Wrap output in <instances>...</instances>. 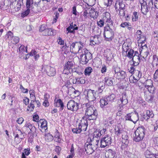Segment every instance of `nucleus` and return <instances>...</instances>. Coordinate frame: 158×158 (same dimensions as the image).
<instances>
[{
	"mask_svg": "<svg viewBox=\"0 0 158 158\" xmlns=\"http://www.w3.org/2000/svg\"><path fill=\"white\" fill-rule=\"evenodd\" d=\"M128 70L129 72L131 73H135V74L136 75H139V71L135 70L134 68L132 66H131L128 69Z\"/></svg>",
	"mask_w": 158,
	"mask_h": 158,
	"instance_id": "obj_40",
	"label": "nucleus"
},
{
	"mask_svg": "<svg viewBox=\"0 0 158 158\" xmlns=\"http://www.w3.org/2000/svg\"><path fill=\"white\" fill-rule=\"evenodd\" d=\"M27 10L21 14V16L24 17L28 15L30 12L29 8H27Z\"/></svg>",
	"mask_w": 158,
	"mask_h": 158,
	"instance_id": "obj_56",
	"label": "nucleus"
},
{
	"mask_svg": "<svg viewBox=\"0 0 158 158\" xmlns=\"http://www.w3.org/2000/svg\"><path fill=\"white\" fill-rule=\"evenodd\" d=\"M122 149L128 146L129 143L128 137L126 134H123L122 135Z\"/></svg>",
	"mask_w": 158,
	"mask_h": 158,
	"instance_id": "obj_14",
	"label": "nucleus"
},
{
	"mask_svg": "<svg viewBox=\"0 0 158 158\" xmlns=\"http://www.w3.org/2000/svg\"><path fill=\"white\" fill-rule=\"evenodd\" d=\"M90 8H89V9L87 8L86 9H85L84 11L83 12V16H84V17L86 18L87 17V15L89 13V11H90Z\"/></svg>",
	"mask_w": 158,
	"mask_h": 158,
	"instance_id": "obj_58",
	"label": "nucleus"
},
{
	"mask_svg": "<svg viewBox=\"0 0 158 158\" xmlns=\"http://www.w3.org/2000/svg\"><path fill=\"white\" fill-rule=\"evenodd\" d=\"M47 29L46 26L44 25H43L41 26L40 28V31L41 32H43V33H45V30Z\"/></svg>",
	"mask_w": 158,
	"mask_h": 158,
	"instance_id": "obj_61",
	"label": "nucleus"
},
{
	"mask_svg": "<svg viewBox=\"0 0 158 158\" xmlns=\"http://www.w3.org/2000/svg\"><path fill=\"white\" fill-rule=\"evenodd\" d=\"M18 50L19 53H21V55L23 54V53L25 52V50L26 51V52H27V48L26 47V48H25V47L23 45H21Z\"/></svg>",
	"mask_w": 158,
	"mask_h": 158,
	"instance_id": "obj_43",
	"label": "nucleus"
},
{
	"mask_svg": "<svg viewBox=\"0 0 158 158\" xmlns=\"http://www.w3.org/2000/svg\"><path fill=\"white\" fill-rule=\"evenodd\" d=\"M125 7V5L123 1H116L114 7L117 12L118 13V10L124 9Z\"/></svg>",
	"mask_w": 158,
	"mask_h": 158,
	"instance_id": "obj_20",
	"label": "nucleus"
},
{
	"mask_svg": "<svg viewBox=\"0 0 158 158\" xmlns=\"http://www.w3.org/2000/svg\"><path fill=\"white\" fill-rule=\"evenodd\" d=\"M38 125L40 126V128L41 129V131L42 132L43 131H45L47 129V122L46 121L43 119H40L38 122Z\"/></svg>",
	"mask_w": 158,
	"mask_h": 158,
	"instance_id": "obj_18",
	"label": "nucleus"
},
{
	"mask_svg": "<svg viewBox=\"0 0 158 158\" xmlns=\"http://www.w3.org/2000/svg\"><path fill=\"white\" fill-rule=\"evenodd\" d=\"M56 34V31L52 29H47L45 31V33H43L44 35H53Z\"/></svg>",
	"mask_w": 158,
	"mask_h": 158,
	"instance_id": "obj_27",
	"label": "nucleus"
},
{
	"mask_svg": "<svg viewBox=\"0 0 158 158\" xmlns=\"http://www.w3.org/2000/svg\"><path fill=\"white\" fill-rule=\"evenodd\" d=\"M73 66V62L69 61L65 64L64 67L69 70L72 69Z\"/></svg>",
	"mask_w": 158,
	"mask_h": 158,
	"instance_id": "obj_41",
	"label": "nucleus"
},
{
	"mask_svg": "<svg viewBox=\"0 0 158 158\" xmlns=\"http://www.w3.org/2000/svg\"><path fill=\"white\" fill-rule=\"evenodd\" d=\"M84 44L81 42H76L72 43L70 46V50L72 52H77V53H80L84 46Z\"/></svg>",
	"mask_w": 158,
	"mask_h": 158,
	"instance_id": "obj_4",
	"label": "nucleus"
},
{
	"mask_svg": "<svg viewBox=\"0 0 158 158\" xmlns=\"http://www.w3.org/2000/svg\"><path fill=\"white\" fill-rule=\"evenodd\" d=\"M78 54L80 55V62L83 64H87L92 58V54L86 49H82L80 53Z\"/></svg>",
	"mask_w": 158,
	"mask_h": 158,
	"instance_id": "obj_3",
	"label": "nucleus"
},
{
	"mask_svg": "<svg viewBox=\"0 0 158 158\" xmlns=\"http://www.w3.org/2000/svg\"><path fill=\"white\" fill-rule=\"evenodd\" d=\"M120 101L122 104L123 105H125L128 103V100L125 94L123 93L121 95L120 97Z\"/></svg>",
	"mask_w": 158,
	"mask_h": 158,
	"instance_id": "obj_25",
	"label": "nucleus"
},
{
	"mask_svg": "<svg viewBox=\"0 0 158 158\" xmlns=\"http://www.w3.org/2000/svg\"><path fill=\"white\" fill-rule=\"evenodd\" d=\"M79 103L75 102L73 100H70L67 104V108L72 111H76L79 108Z\"/></svg>",
	"mask_w": 158,
	"mask_h": 158,
	"instance_id": "obj_8",
	"label": "nucleus"
},
{
	"mask_svg": "<svg viewBox=\"0 0 158 158\" xmlns=\"http://www.w3.org/2000/svg\"><path fill=\"white\" fill-rule=\"evenodd\" d=\"M153 85L152 81L151 80H147L145 83V86L146 88Z\"/></svg>",
	"mask_w": 158,
	"mask_h": 158,
	"instance_id": "obj_50",
	"label": "nucleus"
},
{
	"mask_svg": "<svg viewBox=\"0 0 158 158\" xmlns=\"http://www.w3.org/2000/svg\"><path fill=\"white\" fill-rule=\"evenodd\" d=\"M92 71L93 69L91 67H88L85 70V74L86 76H89Z\"/></svg>",
	"mask_w": 158,
	"mask_h": 158,
	"instance_id": "obj_39",
	"label": "nucleus"
},
{
	"mask_svg": "<svg viewBox=\"0 0 158 158\" xmlns=\"http://www.w3.org/2000/svg\"><path fill=\"white\" fill-rule=\"evenodd\" d=\"M147 89L150 93L154 94L155 92V88L153 85L147 87Z\"/></svg>",
	"mask_w": 158,
	"mask_h": 158,
	"instance_id": "obj_54",
	"label": "nucleus"
},
{
	"mask_svg": "<svg viewBox=\"0 0 158 158\" xmlns=\"http://www.w3.org/2000/svg\"><path fill=\"white\" fill-rule=\"evenodd\" d=\"M13 34L11 31H9L6 34L7 40H10L13 44H17L19 41V38L17 36H13Z\"/></svg>",
	"mask_w": 158,
	"mask_h": 158,
	"instance_id": "obj_10",
	"label": "nucleus"
},
{
	"mask_svg": "<svg viewBox=\"0 0 158 158\" xmlns=\"http://www.w3.org/2000/svg\"><path fill=\"white\" fill-rule=\"evenodd\" d=\"M134 50L132 49H130L127 54V56L129 58H132L133 57Z\"/></svg>",
	"mask_w": 158,
	"mask_h": 158,
	"instance_id": "obj_55",
	"label": "nucleus"
},
{
	"mask_svg": "<svg viewBox=\"0 0 158 158\" xmlns=\"http://www.w3.org/2000/svg\"><path fill=\"white\" fill-rule=\"evenodd\" d=\"M144 137L135 133V136L134 137V140L136 142H139L141 141Z\"/></svg>",
	"mask_w": 158,
	"mask_h": 158,
	"instance_id": "obj_36",
	"label": "nucleus"
},
{
	"mask_svg": "<svg viewBox=\"0 0 158 158\" xmlns=\"http://www.w3.org/2000/svg\"><path fill=\"white\" fill-rule=\"evenodd\" d=\"M145 3H146V5L148 6L149 9H150V8L152 9V8H153V4L152 0H147Z\"/></svg>",
	"mask_w": 158,
	"mask_h": 158,
	"instance_id": "obj_45",
	"label": "nucleus"
},
{
	"mask_svg": "<svg viewBox=\"0 0 158 158\" xmlns=\"http://www.w3.org/2000/svg\"><path fill=\"white\" fill-rule=\"evenodd\" d=\"M139 55V54L137 51L135 52L134 55L132 59L133 64L134 66H137L139 64L140 61V58Z\"/></svg>",
	"mask_w": 158,
	"mask_h": 158,
	"instance_id": "obj_17",
	"label": "nucleus"
},
{
	"mask_svg": "<svg viewBox=\"0 0 158 158\" xmlns=\"http://www.w3.org/2000/svg\"><path fill=\"white\" fill-rule=\"evenodd\" d=\"M136 79H134L133 80L134 78H135L134 76L130 77L129 78V81L130 83H135L137 82V81L139 79V77L138 75H136Z\"/></svg>",
	"mask_w": 158,
	"mask_h": 158,
	"instance_id": "obj_44",
	"label": "nucleus"
},
{
	"mask_svg": "<svg viewBox=\"0 0 158 158\" xmlns=\"http://www.w3.org/2000/svg\"><path fill=\"white\" fill-rule=\"evenodd\" d=\"M64 70L62 72L63 74H66L68 75L69 73H70L73 72V69H69L67 68L64 67Z\"/></svg>",
	"mask_w": 158,
	"mask_h": 158,
	"instance_id": "obj_51",
	"label": "nucleus"
},
{
	"mask_svg": "<svg viewBox=\"0 0 158 158\" xmlns=\"http://www.w3.org/2000/svg\"><path fill=\"white\" fill-rule=\"evenodd\" d=\"M127 77V74L126 72L123 71H119L115 75V77L116 78L119 79H125Z\"/></svg>",
	"mask_w": 158,
	"mask_h": 158,
	"instance_id": "obj_22",
	"label": "nucleus"
},
{
	"mask_svg": "<svg viewBox=\"0 0 158 158\" xmlns=\"http://www.w3.org/2000/svg\"><path fill=\"white\" fill-rule=\"evenodd\" d=\"M130 47L129 44L127 43L124 42L123 45V51L125 52H127L128 50Z\"/></svg>",
	"mask_w": 158,
	"mask_h": 158,
	"instance_id": "obj_42",
	"label": "nucleus"
},
{
	"mask_svg": "<svg viewBox=\"0 0 158 158\" xmlns=\"http://www.w3.org/2000/svg\"><path fill=\"white\" fill-rule=\"evenodd\" d=\"M140 53L141 56L144 59L147 58L149 54V51L146 45H144V46H143L140 49Z\"/></svg>",
	"mask_w": 158,
	"mask_h": 158,
	"instance_id": "obj_13",
	"label": "nucleus"
},
{
	"mask_svg": "<svg viewBox=\"0 0 158 158\" xmlns=\"http://www.w3.org/2000/svg\"><path fill=\"white\" fill-rule=\"evenodd\" d=\"M115 152L112 149H109L106 152L105 156L106 158H114L115 156Z\"/></svg>",
	"mask_w": 158,
	"mask_h": 158,
	"instance_id": "obj_24",
	"label": "nucleus"
},
{
	"mask_svg": "<svg viewBox=\"0 0 158 158\" xmlns=\"http://www.w3.org/2000/svg\"><path fill=\"white\" fill-rule=\"evenodd\" d=\"M125 8L118 10V14L120 16L123 17L125 15Z\"/></svg>",
	"mask_w": 158,
	"mask_h": 158,
	"instance_id": "obj_52",
	"label": "nucleus"
},
{
	"mask_svg": "<svg viewBox=\"0 0 158 158\" xmlns=\"http://www.w3.org/2000/svg\"><path fill=\"white\" fill-rule=\"evenodd\" d=\"M152 65L153 67H156L158 64V58L156 55H153L152 58Z\"/></svg>",
	"mask_w": 158,
	"mask_h": 158,
	"instance_id": "obj_32",
	"label": "nucleus"
},
{
	"mask_svg": "<svg viewBox=\"0 0 158 158\" xmlns=\"http://www.w3.org/2000/svg\"><path fill=\"white\" fill-rule=\"evenodd\" d=\"M121 130L119 129V128L117 127L115 129V133L117 135H119L121 134Z\"/></svg>",
	"mask_w": 158,
	"mask_h": 158,
	"instance_id": "obj_62",
	"label": "nucleus"
},
{
	"mask_svg": "<svg viewBox=\"0 0 158 158\" xmlns=\"http://www.w3.org/2000/svg\"><path fill=\"white\" fill-rule=\"evenodd\" d=\"M85 149L86 153L88 154H92L95 150L87 140L85 145Z\"/></svg>",
	"mask_w": 158,
	"mask_h": 158,
	"instance_id": "obj_15",
	"label": "nucleus"
},
{
	"mask_svg": "<svg viewBox=\"0 0 158 158\" xmlns=\"http://www.w3.org/2000/svg\"><path fill=\"white\" fill-rule=\"evenodd\" d=\"M106 131V130L104 129H103L101 131L96 130L94 133L93 136L94 138H98V137H100L103 134L105 133Z\"/></svg>",
	"mask_w": 158,
	"mask_h": 158,
	"instance_id": "obj_23",
	"label": "nucleus"
},
{
	"mask_svg": "<svg viewBox=\"0 0 158 158\" xmlns=\"http://www.w3.org/2000/svg\"><path fill=\"white\" fill-rule=\"evenodd\" d=\"M14 135L16 137H19V138L22 139L23 135V133L20 130L17 129L15 130L13 133Z\"/></svg>",
	"mask_w": 158,
	"mask_h": 158,
	"instance_id": "obj_28",
	"label": "nucleus"
},
{
	"mask_svg": "<svg viewBox=\"0 0 158 158\" xmlns=\"http://www.w3.org/2000/svg\"><path fill=\"white\" fill-rule=\"evenodd\" d=\"M104 4L107 6H111L113 2V0H103Z\"/></svg>",
	"mask_w": 158,
	"mask_h": 158,
	"instance_id": "obj_46",
	"label": "nucleus"
},
{
	"mask_svg": "<svg viewBox=\"0 0 158 158\" xmlns=\"http://www.w3.org/2000/svg\"><path fill=\"white\" fill-rule=\"evenodd\" d=\"M23 0H18V1L16 2L15 6V7L14 9L15 12L19 10L22 4L23 3Z\"/></svg>",
	"mask_w": 158,
	"mask_h": 158,
	"instance_id": "obj_30",
	"label": "nucleus"
},
{
	"mask_svg": "<svg viewBox=\"0 0 158 158\" xmlns=\"http://www.w3.org/2000/svg\"><path fill=\"white\" fill-rule=\"evenodd\" d=\"M138 114L137 112L127 114L125 117L126 120H129L135 123L139 120Z\"/></svg>",
	"mask_w": 158,
	"mask_h": 158,
	"instance_id": "obj_9",
	"label": "nucleus"
},
{
	"mask_svg": "<svg viewBox=\"0 0 158 158\" xmlns=\"http://www.w3.org/2000/svg\"><path fill=\"white\" fill-rule=\"evenodd\" d=\"M99 37L100 36L99 35H95L91 36L90 39V45H94L96 44H99L100 43Z\"/></svg>",
	"mask_w": 158,
	"mask_h": 158,
	"instance_id": "obj_19",
	"label": "nucleus"
},
{
	"mask_svg": "<svg viewBox=\"0 0 158 158\" xmlns=\"http://www.w3.org/2000/svg\"><path fill=\"white\" fill-rule=\"evenodd\" d=\"M45 139L46 141H51L53 139V137L50 134L48 133L45 135Z\"/></svg>",
	"mask_w": 158,
	"mask_h": 158,
	"instance_id": "obj_38",
	"label": "nucleus"
},
{
	"mask_svg": "<svg viewBox=\"0 0 158 158\" xmlns=\"http://www.w3.org/2000/svg\"><path fill=\"white\" fill-rule=\"evenodd\" d=\"M99 85L98 90L96 91H98V92L101 94L105 88V85L104 83L101 82L99 83Z\"/></svg>",
	"mask_w": 158,
	"mask_h": 158,
	"instance_id": "obj_34",
	"label": "nucleus"
},
{
	"mask_svg": "<svg viewBox=\"0 0 158 158\" xmlns=\"http://www.w3.org/2000/svg\"><path fill=\"white\" fill-rule=\"evenodd\" d=\"M87 140L94 148V149L96 150L98 147L99 140L98 138H94L92 134H90L88 135Z\"/></svg>",
	"mask_w": 158,
	"mask_h": 158,
	"instance_id": "obj_5",
	"label": "nucleus"
},
{
	"mask_svg": "<svg viewBox=\"0 0 158 158\" xmlns=\"http://www.w3.org/2000/svg\"><path fill=\"white\" fill-rule=\"evenodd\" d=\"M115 97V95L114 94H112L108 96L106 99L109 101H113L114 100Z\"/></svg>",
	"mask_w": 158,
	"mask_h": 158,
	"instance_id": "obj_53",
	"label": "nucleus"
},
{
	"mask_svg": "<svg viewBox=\"0 0 158 158\" xmlns=\"http://www.w3.org/2000/svg\"><path fill=\"white\" fill-rule=\"evenodd\" d=\"M152 35L157 40H158V31H154L153 32Z\"/></svg>",
	"mask_w": 158,
	"mask_h": 158,
	"instance_id": "obj_63",
	"label": "nucleus"
},
{
	"mask_svg": "<svg viewBox=\"0 0 158 158\" xmlns=\"http://www.w3.org/2000/svg\"><path fill=\"white\" fill-rule=\"evenodd\" d=\"M72 131L73 133H79L81 131V130L78 127V128H73L72 129Z\"/></svg>",
	"mask_w": 158,
	"mask_h": 158,
	"instance_id": "obj_59",
	"label": "nucleus"
},
{
	"mask_svg": "<svg viewBox=\"0 0 158 158\" xmlns=\"http://www.w3.org/2000/svg\"><path fill=\"white\" fill-rule=\"evenodd\" d=\"M104 20L106 21L107 27L104 28V36L107 41H110L113 38L114 34L112 29L113 22L110 18L107 19L105 17L104 18Z\"/></svg>",
	"mask_w": 158,
	"mask_h": 158,
	"instance_id": "obj_1",
	"label": "nucleus"
},
{
	"mask_svg": "<svg viewBox=\"0 0 158 158\" xmlns=\"http://www.w3.org/2000/svg\"><path fill=\"white\" fill-rule=\"evenodd\" d=\"M67 31H68L67 34L69 32L73 33L74 32V27L73 25H70L67 28Z\"/></svg>",
	"mask_w": 158,
	"mask_h": 158,
	"instance_id": "obj_47",
	"label": "nucleus"
},
{
	"mask_svg": "<svg viewBox=\"0 0 158 158\" xmlns=\"http://www.w3.org/2000/svg\"><path fill=\"white\" fill-rule=\"evenodd\" d=\"M108 101L106 98H103L100 99V106L102 108H103L105 106L108 104Z\"/></svg>",
	"mask_w": 158,
	"mask_h": 158,
	"instance_id": "obj_35",
	"label": "nucleus"
},
{
	"mask_svg": "<svg viewBox=\"0 0 158 158\" xmlns=\"http://www.w3.org/2000/svg\"><path fill=\"white\" fill-rule=\"evenodd\" d=\"M140 3L141 6V10L142 13L145 15H146L148 11V8L147 6L146 3L144 0H140Z\"/></svg>",
	"mask_w": 158,
	"mask_h": 158,
	"instance_id": "obj_16",
	"label": "nucleus"
},
{
	"mask_svg": "<svg viewBox=\"0 0 158 158\" xmlns=\"http://www.w3.org/2000/svg\"><path fill=\"white\" fill-rule=\"evenodd\" d=\"M146 114L149 119L150 118H152L153 117L154 114L152 110H147L146 111Z\"/></svg>",
	"mask_w": 158,
	"mask_h": 158,
	"instance_id": "obj_49",
	"label": "nucleus"
},
{
	"mask_svg": "<svg viewBox=\"0 0 158 158\" xmlns=\"http://www.w3.org/2000/svg\"><path fill=\"white\" fill-rule=\"evenodd\" d=\"M108 16H105L103 18V19L100 20L99 21L97 22V24L98 26L100 27H102L104 25V23L105 22L106 23V21L104 20V18L106 17L107 19L110 18V15H107Z\"/></svg>",
	"mask_w": 158,
	"mask_h": 158,
	"instance_id": "obj_33",
	"label": "nucleus"
},
{
	"mask_svg": "<svg viewBox=\"0 0 158 158\" xmlns=\"http://www.w3.org/2000/svg\"><path fill=\"white\" fill-rule=\"evenodd\" d=\"M34 104L33 102H31L30 105L28 106V108L27 109V110H30V111H33L35 107Z\"/></svg>",
	"mask_w": 158,
	"mask_h": 158,
	"instance_id": "obj_57",
	"label": "nucleus"
},
{
	"mask_svg": "<svg viewBox=\"0 0 158 158\" xmlns=\"http://www.w3.org/2000/svg\"><path fill=\"white\" fill-rule=\"evenodd\" d=\"M104 81L107 85L111 86L113 84V81L111 78H108L107 77L104 78Z\"/></svg>",
	"mask_w": 158,
	"mask_h": 158,
	"instance_id": "obj_37",
	"label": "nucleus"
},
{
	"mask_svg": "<svg viewBox=\"0 0 158 158\" xmlns=\"http://www.w3.org/2000/svg\"><path fill=\"white\" fill-rule=\"evenodd\" d=\"M111 143V137L108 135H106L101 140L100 146L101 148H104L110 144Z\"/></svg>",
	"mask_w": 158,
	"mask_h": 158,
	"instance_id": "obj_7",
	"label": "nucleus"
},
{
	"mask_svg": "<svg viewBox=\"0 0 158 158\" xmlns=\"http://www.w3.org/2000/svg\"><path fill=\"white\" fill-rule=\"evenodd\" d=\"M142 33L141 31L140 30L137 31L135 35L139 40L141 38Z\"/></svg>",
	"mask_w": 158,
	"mask_h": 158,
	"instance_id": "obj_60",
	"label": "nucleus"
},
{
	"mask_svg": "<svg viewBox=\"0 0 158 158\" xmlns=\"http://www.w3.org/2000/svg\"><path fill=\"white\" fill-rule=\"evenodd\" d=\"M25 126L28 128L30 130V132L29 133L31 132L32 134H34L35 133V132L36 128L35 126L32 125L30 123H26Z\"/></svg>",
	"mask_w": 158,
	"mask_h": 158,
	"instance_id": "obj_26",
	"label": "nucleus"
},
{
	"mask_svg": "<svg viewBox=\"0 0 158 158\" xmlns=\"http://www.w3.org/2000/svg\"><path fill=\"white\" fill-rule=\"evenodd\" d=\"M95 91L91 89L86 90L84 91L85 94L86 95V98L89 102H92L95 100L94 94Z\"/></svg>",
	"mask_w": 158,
	"mask_h": 158,
	"instance_id": "obj_11",
	"label": "nucleus"
},
{
	"mask_svg": "<svg viewBox=\"0 0 158 158\" xmlns=\"http://www.w3.org/2000/svg\"><path fill=\"white\" fill-rule=\"evenodd\" d=\"M55 102L54 104V106L56 107H59L60 106V110H63L64 107V103L62 102L61 99H57L56 101L55 100Z\"/></svg>",
	"mask_w": 158,
	"mask_h": 158,
	"instance_id": "obj_29",
	"label": "nucleus"
},
{
	"mask_svg": "<svg viewBox=\"0 0 158 158\" xmlns=\"http://www.w3.org/2000/svg\"><path fill=\"white\" fill-rule=\"evenodd\" d=\"M106 58L107 60L110 61L112 59L113 56L111 52H109L106 56Z\"/></svg>",
	"mask_w": 158,
	"mask_h": 158,
	"instance_id": "obj_48",
	"label": "nucleus"
},
{
	"mask_svg": "<svg viewBox=\"0 0 158 158\" xmlns=\"http://www.w3.org/2000/svg\"><path fill=\"white\" fill-rule=\"evenodd\" d=\"M145 128L143 126H140L137 128L135 133L144 137L145 135Z\"/></svg>",
	"mask_w": 158,
	"mask_h": 158,
	"instance_id": "obj_21",
	"label": "nucleus"
},
{
	"mask_svg": "<svg viewBox=\"0 0 158 158\" xmlns=\"http://www.w3.org/2000/svg\"><path fill=\"white\" fill-rule=\"evenodd\" d=\"M87 107L85 110V115L88 116L86 119L89 120H95L98 115L96 109L94 106H89V104H86Z\"/></svg>",
	"mask_w": 158,
	"mask_h": 158,
	"instance_id": "obj_2",
	"label": "nucleus"
},
{
	"mask_svg": "<svg viewBox=\"0 0 158 158\" xmlns=\"http://www.w3.org/2000/svg\"><path fill=\"white\" fill-rule=\"evenodd\" d=\"M89 14L90 16L93 18L94 19H96L98 15V13L96 11H95L94 9L90 8L89 11Z\"/></svg>",
	"mask_w": 158,
	"mask_h": 158,
	"instance_id": "obj_31",
	"label": "nucleus"
},
{
	"mask_svg": "<svg viewBox=\"0 0 158 158\" xmlns=\"http://www.w3.org/2000/svg\"><path fill=\"white\" fill-rule=\"evenodd\" d=\"M152 153L149 150H147L145 152V155L146 157L149 158Z\"/></svg>",
	"mask_w": 158,
	"mask_h": 158,
	"instance_id": "obj_64",
	"label": "nucleus"
},
{
	"mask_svg": "<svg viewBox=\"0 0 158 158\" xmlns=\"http://www.w3.org/2000/svg\"><path fill=\"white\" fill-rule=\"evenodd\" d=\"M42 71L44 73H47L49 76H53L56 74L55 69L49 66H44L42 68Z\"/></svg>",
	"mask_w": 158,
	"mask_h": 158,
	"instance_id": "obj_6",
	"label": "nucleus"
},
{
	"mask_svg": "<svg viewBox=\"0 0 158 158\" xmlns=\"http://www.w3.org/2000/svg\"><path fill=\"white\" fill-rule=\"evenodd\" d=\"M78 126L82 131H86L88 126V122L86 118L83 117L81 120V122L79 123Z\"/></svg>",
	"mask_w": 158,
	"mask_h": 158,
	"instance_id": "obj_12",
	"label": "nucleus"
}]
</instances>
